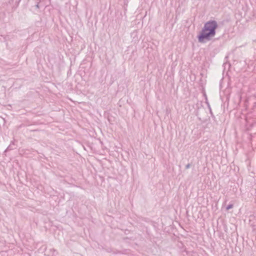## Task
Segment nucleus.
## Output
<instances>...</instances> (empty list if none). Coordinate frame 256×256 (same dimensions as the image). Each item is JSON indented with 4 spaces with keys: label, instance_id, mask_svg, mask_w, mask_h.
Here are the masks:
<instances>
[{
    "label": "nucleus",
    "instance_id": "3",
    "mask_svg": "<svg viewBox=\"0 0 256 256\" xmlns=\"http://www.w3.org/2000/svg\"><path fill=\"white\" fill-rule=\"evenodd\" d=\"M190 166H191L190 164H188L186 166V168L188 169V168H190Z\"/></svg>",
    "mask_w": 256,
    "mask_h": 256
},
{
    "label": "nucleus",
    "instance_id": "5",
    "mask_svg": "<svg viewBox=\"0 0 256 256\" xmlns=\"http://www.w3.org/2000/svg\"><path fill=\"white\" fill-rule=\"evenodd\" d=\"M12 150L11 148H10V146H9L8 148H6V150Z\"/></svg>",
    "mask_w": 256,
    "mask_h": 256
},
{
    "label": "nucleus",
    "instance_id": "4",
    "mask_svg": "<svg viewBox=\"0 0 256 256\" xmlns=\"http://www.w3.org/2000/svg\"><path fill=\"white\" fill-rule=\"evenodd\" d=\"M226 66H228V69H230V68H232V65H230V64H228V65H224V69H225V68H226Z\"/></svg>",
    "mask_w": 256,
    "mask_h": 256
},
{
    "label": "nucleus",
    "instance_id": "2",
    "mask_svg": "<svg viewBox=\"0 0 256 256\" xmlns=\"http://www.w3.org/2000/svg\"><path fill=\"white\" fill-rule=\"evenodd\" d=\"M234 206L233 204H229L226 207V210H229L231 208H232Z\"/></svg>",
    "mask_w": 256,
    "mask_h": 256
},
{
    "label": "nucleus",
    "instance_id": "1",
    "mask_svg": "<svg viewBox=\"0 0 256 256\" xmlns=\"http://www.w3.org/2000/svg\"><path fill=\"white\" fill-rule=\"evenodd\" d=\"M218 24L214 20H210L204 24L200 34L197 36L199 42L204 43L206 40H210L216 34Z\"/></svg>",
    "mask_w": 256,
    "mask_h": 256
}]
</instances>
